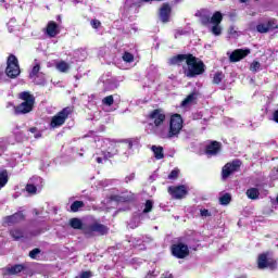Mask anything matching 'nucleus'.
Listing matches in <instances>:
<instances>
[{
    "label": "nucleus",
    "mask_w": 278,
    "mask_h": 278,
    "mask_svg": "<svg viewBox=\"0 0 278 278\" xmlns=\"http://www.w3.org/2000/svg\"><path fill=\"white\" fill-rule=\"evenodd\" d=\"M273 121H275V123H278V110L274 112Z\"/></svg>",
    "instance_id": "4d7b16f0"
},
{
    "label": "nucleus",
    "mask_w": 278,
    "mask_h": 278,
    "mask_svg": "<svg viewBox=\"0 0 278 278\" xmlns=\"http://www.w3.org/2000/svg\"><path fill=\"white\" fill-rule=\"evenodd\" d=\"M91 277H92V273H90V271H83L76 278H91Z\"/></svg>",
    "instance_id": "de8ad7c7"
},
{
    "label": "nucleus",
    "mask_w": 278,
    "mask_h": 278,
    "mask_svg": "<svg viewBox=\"0 0 278 278\" xmlns=\"http://www.w3.org/2000/svg\"><path fill=\"white\" fill-rule=\"evenodd\" d=\"M134 220H138V223L135 224L134 222H130V223H129L130 229H136V227H138V226L140 225V222H139L140 218H139V217L134 218Z\"/></svg>",
    "instance_id": "8fccbe9b"
},
{
    "label": "nucleus",
    "mask_w": 278,
    "mask_h": 278,
    "mask_svg": "<svg viewBox=\"0 0 278 278\" xmlns=\"http://www.w3.org/2000/svg\"><path fill=\"white\" fill-rule=\"evenodd\" d=\"M153 210V201L147 200L146 206L143 208V214H149Z\"/></svg>",
    "instance_id": "a19ab883"
},
{
    "label": "nucleus",
    "mask_w": 278,
    "mask_h": 278,
    "mask_svg": "<svg viewBox=\"0 0 278 278\" xmlns=\"http://www.w3.org/2000/svg\"><path fill=\"white\" fill-rule=\"evenodd\" d=\"M242 163L238 160L232 161L231 163H227L222 170V177L223 179H227L230 175H233L240 168V165Z\"/></svg>",
    "instance_id": "f8f14e48"
},
{
    "label": "nucleus",
    "mask_w": 278,
    "mask_h": 278,
    "mask_svg": "<svg viewBox=\"0 0 278 278\" xmlns=\"http://www.w3.org/2000/svg\"><path fill=\"white\" fill-rule=\"evenodd\" d=\"M168 193L173 199H184L188 194V187L181 185L176 187H168Z\"/></svg>",
    "instance_id": "4468645a"
},
{
    "label": "nucleus",
    "mask_w": 278,
    "mask_h": 278,
    "mask_svg": "<svg viewBox=\"0 0 278 278\" xmlns=\"http://www.w3.org/2000/svg\"><path fill=\"white\" fill-rule=\"evenodd\" d=\"M229 35H230L232 38H238V29H236V26H230V27H229Z\"/></svg>",
    "instance_id": "a18cd8bd"
},
{
    "label": "nucleus",
    "mask_w": 278,
    "mask_h": 278,
    "mask_svg": "<svg viewBox=\"0 0 278 278\" xmlns=\"http://www.w3.org/2000/svg\"><path fill=\"white\" fill-rule=\"evenodd\" d=\"M249 53H251V50L249 49H245V50L238 49L230 54L229 60L230 62H240V60L247 58Z\"/></svg>",
    "instance_id": "2eb2a0df"
},
{
    "label": "nucleus",
    "mask_w": 278,
    "mask_h": 278,
    "mask_svg": "<svg viewBox=\"0 0 278 278\" xmlns=\"http://www.w3.org/2000/svg\"><path fill=\"white\" fill-rule=\"evenodd\" d=\"M211 31L214 36H220L223 34V27H220V24H213Z\"/></svg>",
    "instance_id": "c9c22d12"
},
{
    "label": "nucleus",
    "mask_w": 278,
    "mask_h": 278,
    "mask_svg": "<svg viewBox=\"0 0 278 278\" xmlns=\"http://www.w3.org/2000/svg\"><path fill=\"white\" fill-rule=\"evenodd\" d=\"M10 233H11L12 238H14V240H21V238H31V236H38L40 233V231L29 235L26 231H23L18 228H14L10 231Z\"/></svg>",
    "instance_id": "f3484780"
},
{
    "label": "nucleus",
    "mask_w": 278,
    "mask_h": 278,
    "mask_svg": "<svg viewBox=\"0 0 278 278\" xmlns=\"http://www.w3.org/2000/svg\"><path fill=\"white\" fill-rule=\"evenodd\" d=\"M114 201H127V198L124 197H114Z\"/></svg>",
    "instance_id": "13d9d810"
},
{
    "label": "nucleus",
    "mask_w": 278,
    "mask_h": 278,
    "mask_svg": "<svg viewBox=\"0 0 278 278\" xmlns=\"http://www.w3.org/2000/svg\"><path fill=\"white\" fill-rule=\"evenodd\" d=\"M168 62L169 64H177L178 66L186 64L185 75L187 77H197V75H203V73H205V64L203 61L192 54H178L169 59Z\"/></svg>",
    "instance_id": "f03ea898"
},
{
    "label": "nucleus",
    "mask_w": 278,
    "mask_h": 278,
    "mask_svg": "<svg viewBox=\"0 0 278 278\" xmlns=\"http://www.w3.org/2000/svg\"><path fill=\"white\" fill-rule=\"evenodd\" d=\"M271 179H278V168L273 169Z\"/></svg>",
    "instance_id": "864d4df0"
},
{
    "label": "nucleus",
    "mask_w": 278,
    "mask_h": 278,
    "mask_svg": "<svg viewBox=\"0 0 278 278\" xmlns=\"http://www.w3.org/2000/svg\"><path fill=\"white\" fill-rule=\"evenodd\" d=\"M223 79H225V74H223L222 72H217L213 77V84H220Z\"/></svg>",
    "instance_id": "4c0bfd02"
},
{
    "label": "nucleus",
    "mask_w": 278,
    "mask_h": 278,
    "mask_svg": "<svg viewBox=\"0 0 278 278\" xmlns=\"http://www.w3.org/2000/svg\"><path fill=\"white\" fill-rule=\"evenodd\" d=\"M247 197L248 199L255 201L260 199V190H257V188H250L247 190Z\"/></svg>",
    "instance_id": "a878e982"
},
{
    "label": "nucleus",
    "mask_w": 278,
    "mask_h": 278,
    "mask_svg": "<svg viewBox=\"0 0 278 278\" xmlns=\"http://www.w3.org/2000/svg\"><path fill=\"white\" fill-rule=\"evenodd\" d=\"M122 60H124L127 64H131L134 62V54L131 52H124Z\"/></svg>",
    "instance_id": "e433bc0d"
},
{
    "label": "nucleus",
    "mask_w": 278,
    "mask_h": 278,
    "mask_svg": "<svg viewBox=\"0 0 278 278\" xmlns=\"http://www.w3.org/2000/svg\"><path fill=\"white\" fill-rule=\"evenodd\" d=\"M181 129H184V119L181 115L174 114L169 121V129L165 126V132L163 135V139L170 140V138H177L179 136Z\"/></svg>",
    "instance_id": "20e7f679"
},
{
    "label": "nucleus",
    "mask_w": 278,
    "mask_h": 278,
    "mask_svg": "<svg viewBox=\"0 0 278 278\" xmlns=\"http://www.w3.org/2000/svg\"><path fill=\"white\" fill-rule=\"evenodd\" d=\"M20 99L24 102L15 108V114H29L34 110L36 98L28 91H23L20 93Z\"/></svg>",
    "instance_id": "39448f33"
},
{
    "label": "nucleus",
    "mask_w": 278,
    "mask_h": 278,
    "mask_svg": "<svg viewBox=\"0 0 278 278\" xmlns=\"http://www.w3.org/2000/svg\"><path fill=\"white\" fill-rule=\"evenodd\" d=\"M47 34L50 38H55L60 34L58 24L55 22H50L47 26Z\"/></svg>",
    "instance_id": "4be33fe9"
},
{
    "label": "nucleus",
    "mask_w": 278,
    "mask_h": 278,
    "mask_svg": "<svg viewBox=\"0 0 278 278\" xmlns=\"http://www.w3.org/2000/svg\"><path fill=\"white\" fill-rule=\"evenodd\" d=\"M110 184H112V180H102L100 182V185L102 186V188H106V186H110Z\"/></svg>",
    "instance_id": "5fc2aeb1"
},
{
    "label": "nucleus",
    "mask_w": 278,
    "mask_h": 278,
    "mask_svg": "<svg viewBox=\"0 0 278 278\" xmlns=\"http://www.w3.org/2000/svg\"><path fill=\"white\" fill-rule=\"evenodd\" d=\"M38 189L36 188V186H34L31 182H28L26 185V192H28V194H36V191Z\"/></svg>",
    "instance_id": "79ce46f5"
},
{
    "label": "nucleus",
    "mask_w": 278,
    "mask_h": 278,
    "mask_svg": "<svg viewBox=\"0 0 278 278\" xmlns=\"http://www.w3.org/2000/svg\"><path fill=\"white\" fill-rule=\"evenodd\" d=\"M5 75L9 76L10 79H16V77L21 75V65H18V59L14 54L8 58Z\"/></svg>",
    "instance_id": "423d86ee"
},
{
    "label": "nucleus",
    "mask_w": 278,
    "mask_h": 278,
    "mask_svg": "<svg viewBox=\"0 0 278 278\" xmlns=\"http://www.w3.org/2000/svg\"><path fill=\"white\" fill-rule=\"evenodd\" d=\"M257 267L260 268V270H264L265 268H269V270H275L277 268V261L273 258V255H270V253H263L258 255Z\"/></svg>",
    "instance_id": "1a4fd4ad"
},
{
    "label": "nucleus",
    "mask_w": 278,
    "mask_h": 278,
    "mask_svg": "<svg viewBox=\"0 0 278 278\" xmlns=\"http://www.w3.org/2000/svg\"><path fill=\"white\" fill-rule=\"evenodd\" d=\"M38 255H40V249H38V248H35L34 250H31L29 252V257L31 260H38Z\"/></svg>",
    "instance_id": "37998d69"
},
{
    "label": "nucleus",
    "mask_w": 278,
    "mask_h": 278,
    "mask_svg": "<svg viewBox=\"0 0 278 278\" xmlns=\"http://www.w3.org/2000/svg\"><path fill=\"white\" fill-rule=\"evenodd\" d=\"M41 68H42V62L38 59H35L33 64L30 65L28 77H34L35 75H38L39 73H41L40 72Z\"/></svg>",
    "instance_id": "412c9836"
},
{
    "label": "nucleus",
    "mask_w": 278,
    "mask_h": 278,
    "mask_svg": "<svg viewBox=\"0 0 278 278\" xmlns=\"http://www.w3.org/2000/svg\"><path fill=\"white\" fill-rule=\"evenodd\" d=\"M170 5L165 3L161 7L160 9V20L162 21V23H168V21H170Z\"/></svg>",
    "instance_id": "dca6fc26"
},
{
    "label": "nucleus",
    "mask_w": 278,
    "mask_h": 278,
    "mask_svg": "<svg viewBox=\"0 0 278 278\" xmlns=\"http://www.w3.org/2000/svg\"><path fill=\"white\" fill-rule=\"evenodd\" d=\"M8 184V170L0 168V190Z\"/></svg>",
    "instance_id": "c756f323"
},
{
    "label": "nucleus",
    "mask_w": 278,
    "mask_h": 278,
    "mask_svg": "<svg viewBox=\"0 0 278 278\" xmlns=\"http://www.w3.org/2000/svg\"><path fill=\"white\" fill-rule=\"evenodd\" d=\"M70 225L73 229H81V227H83L81 219H79V218H72L70 220Z\"/></svg>",
    "instance_id": "2f4dec72"
},
{
    "label": "nucleus",
    "mask_w": 278,
    "mask_h": 278,
    "mask_svg": "<svg viewBox=\"0 0 278 278\" xmlns=\"http://www.w3.org/2000/svg\"><path fill=\"white\" fill-rule=\"evenodd\" d=\"M194 99H197V94L195 93H191L189 94L181 103L182 108H186L188 105H190V103H192L194 101Z\"/></svg>",
    "instance_id": "72a5a7b5"
},
{
    "label": "nucleus",
    "mask_w": 278,
    "mask_h": 278,
    "mask_svg": "<svg viewBox=\"0 0 278 278\" xmlns=\"http://www.w3.org/2000/svg\"><path fill=\"white\" fill-rule=\"evenodd\" d=\"M152 151L154 153V157L156 160H164V148L157 147V146H152Z\"/></svg>",
    "instance_id": "393cba45"
},
{
    "label": "nucleus",
    "mask_w": 278,
    "mask_h": 278,
    "mask_svg": "<svg viewBox=\"0 0 278 278\" xmlns=\"http://www.w3.org/2000/svg\"><path fill=\"white\" fill-rule=\"evenodd\" d=\"M84 205V202L81 201H75L72 205H71V211L72 212H79V208Z\"/></svg>",
    "instance_id": "ea45409f"
},
{
    "label": "nucleus",
    "mask_w": 278,
    "mask_h": 278,
    "mask_svg": "<svg viewBox=\"0 0 278 278\" xmlns=\"http://www.w3.org/2000/svg\"><path fill=\"white\" fill-rule=\"evenodd\" d=\"M91 26L93 27V29H99V27H101V22L98 20H93L91 21Z\"/></svg>",
    "instance_id": "09e8293b"
},
{
    "label": "nucleus",
    "mask_w": 278,
    "mask_h": 278,
    "mask_svg": "<svg viewBox=\"0 0 278 278\" xmlns=\"http://www.w3.org/2000/svg\"><path fill=\"white\" fill-rule=\"evenodd\" d=\"M172 255L178 260H184L190 255V250L184 243H175L172 245Z\"/></svg>",
    "instance_id": "9d476101"
},
{
    "label": "nucleus",
    "mask_w": 278,
    "mask_h": 278,
    "mask_svg": "<svg viewBox=\"0 0 278 278\" xmlns=\"http://www.w3.org/2000/svg\"><path fill=\"white\" fill-rule=\"evenodd\" d=\"M102 103H103V105H108L109 108L111 105H114V97L108 96V97L103 98Z\"/></svg>",
    "instance_id": "58836bf2"
},
{
    "label": "nucleus",
    "mask_w": 278,
    "mask_h": 278,
    "mask_svg": "<svg viewBox=\"0 0 278 278\" xmlns=\"http://www.w3.org/2000/svg\"><path fill=\"white\" fill-rule=\"evenodd\" d=\"M177 177H179V169H174L168 175V179H177Z\"/></svg>",
    "instance_id": "49530a36"
},
{
    "label": "nucleus",
    "mask_w": 278,
    "mask_h": 278,
    "mask_svg": "<svg viewBox=\"0 0 278 278\" xmlns=\"http://www.w3.org/2000/svg\"><path fill=\"white\" fill-rule=\"evenodd\" d=\"M134 179H136V174H130V175L126 176L125 182L129 184V181H134Z\"/></svg>",
    "instance_id": "3c124183"
},
{
    "label": "nucleus",
    "mask_w": 278,
    "mask_h": 278,
    "mask_svg": "<svg viewBox=\"0 0 278 278\" xmlns=\"http://www.w3.org/2000/svg\"><path fill=\"white\" fill-rule=\"evenodd\" d=\"M29 184L35 186V188H37V190H40L45 182L41 177L35 176V177L30 178Z\"/></svg>",
    "instance_id": "bb28decb"
},
{
    "label": "nucleus",
    "mask_w": 278,
    "mask_h": 278,
    "mask_svg": "<svg viewBox=\"0 0 278 278\" xmlns=\"http://www.w3.org/2000/svg\"><path fill=\"white\" fill-rule=\"evenodd\" d=\"M25 268V266L18 264V265H14L8 268V273L9 275H18V273H23V269Z\"/></svg>",
    "instance_id": "c85d7f7f"
},
{
    "label": "nucleus",
    "mask_w": 278,
    "mask_h": 278,
    "mask_svg": "<svg viewBox=\"0 0 278 278\" xmlns=\"http://www.w3.org/2000/svg\"><path fill=\"white\" fill-rule=\"evenodd\" d=\"M71 112H73L71 108H64L62 111L52 116L50 122L51 129H58V127H62V125L66 123L68 116H71Z\"/></svg>",
    "instance_id": "0eeeda50"
},
{
    "label": "nucleus",
    "mask_w": 278,
    "mask_h": 278,
    "mask_svg": "<svg viewBox=\"0 0 278 278\" xmlns=\"http://www.w3.org/2000/svg\"><path fill=\"white\" fill-rule=\"evenodd\" d=\"M109 231L110 228L99 222H94L93 224H90L84 229V233L87 236V238H92L94 233H98V236H105V233H108Z\"/></svg>",
    "instance_id": "6e6552de"
},
{
    "label": "nucleus",
    "mask_w": 278,
    "mask_h": 278,
    "mask_svg": "<svg viewBox=\"0 0 278 278\" xmlns=\"http://www.w3.org/2000/svg\"><path fill=\"white\" fill-rule=\"evenodd\" d=\"M97 151L93 154V160L97 164H103L108 162L110 157H114V155H118L122 153L126 157H129L134 151V143L131 140H126L124 142H116L112 139L101 138L96 141Z\"/></svg>",
    "instance_id": "f257e3e1"
},
{
    "label": "nucleus",
    "mask_w": 278,
    "mask_h": 278,
    "mask_svg": "<svg viewBox=\"0 0 278 278\" xmlns=\"http://www.w3.org/2000/svg\"><path fill=\"white\" fill-rule=\"evenodd\" d=\"M242 163L238 160L232 161L231 163H227L222 170V177L223 179H227L230 175H233L240 168V165Z\"/></svg>",
    "instance_id": "9b49d317"
},
{
    "label": "nucleus",
    "mask_w": 278,
    "mask_h": 278,
    "mask_svg": "<svg viewBox=\"0 0 278 278\" xmlns=\"http://www.w3.org/2000/svg\"><path fill=\"white\" fill-rule=\"evenodd\" d=\"M218 153H220V142L212 141L206 147V155H208V157H212V155H218Z\"/></svg>",
    "instance_id": "a211bd4d"
},
{
    "label": "nucleus",
    "mask_w": 278,
    "mask_h": 278,
    "mask_svg": "<svg viewBox=\"0 0 278 278\" xmlns=\"http://www.w3.org/2000/svg\"><path fill=\"white\" fill-rule=\"evenodd\" d=\"M240 3H247L249 0H239Z\"/></svg>",
    "instance_id": "bf43d9fd"
},
{
    "label": "nucleus",
    "mask_w": 278,
    "mask_h": 278,
    "mask_svg": "<svg viewBox=\"0 0 278 278\" xmlns=\"http://www.w3.org/2000/svg\"><path fill=\"white\" fill-rule=\"evenodd\" d=\"M211 23L212 25H220L223 23V13L219 11L215 12L211 17Z\"/></svg>",
    "instance_id": "cd10ccee"
},
{
    "label": "nucleus",
    "mask_w": 278,
    "mask_h": 278,
    "mask_svg": "<svg viewBox=\"0 0 278 278\" xmlns=\"http://www.w3.org/2000/svg\"><path fill=\"white\" fill-rule=\"evenodd\" d=\"M250 71L252 73H257L260 71H262V64L257 61H253L251 64H250Z\"/></svg>",
    "instance_id": "f704fd0d"
},
{
    "label": "nucleus",
    "mask_w": 278,
    "mask_h": 278,
    "mask_svg": "<svg viewBox=\"0 0 278 278\" xmlns=\"http://www.w3.org/2000/svg\"><path fill=\"white\" fill-rule=\"evenodd\" d=\"M79 155H80V157H83V156H84V154H81V153H80Z\"/></svg>",
    "instance_id": "052dcab7"
},
{
    "label": "nucleus",
    "mask_w": 278,
    "mask_h": 278,
    "mask_svg": "<svg viewBox=\"0 0 278 278\" xmlns=\"http://www.w3.org/2000/svg\"><path fill=\"white\" fill-rule=\"evenodd\" d=\"M55 68L59 73H68V71H71V65L65 61H59L55 63Z\"/></svg>",
    "instance_id": "b1692460"
},
{
    "label": "nucleus",
    "mask_w": 278,
    "mask_h": 278,
    "mask_svg": "<svg viewBox=\"0 0 278 278\" xmlns=\"http://www.w3.org/2000/svg\"><path fill=\"white\" fill-rule=\"evenodd\" d=\"M29 79L35 86H47V76L42 72H39L35 76H29Z\"/></svg>",
    "instance_id": "6ab92c4d"
},
{
    "label": "nucleus",
    "mask_w": 278,
    "mask_h": 278,
    "mask_svg": "<svg viewBox=\"0 0 278 278\" xmlns=\"http://www.w3.org/2000/svg\"><path fill=\"white\" fill-rule=\"evenodd\" d=\"M29 137L35 138L36 140H38V138H42V132L36 127L29 128Z\"/></svg>",
    "instance_id": "7c9ffc66"
},
{
    "label": "nucleus",
    "mask_w": 278,
    "mask_h": 278,
    "mask_svg": "<svg viewBox=\"0 0 278 278\" xmlns=\"http://www.w3.org/2000/svg\"><path fill=\"white\" fill-rule=\"evenodd\" d=\"M21 220H25V215L23 212H17L11 216L5 217V223L9 225H16V223H21Z\"/></svg>",
    "instance_id": "aec40b11"
},
{
    "label": "nucleus",
    "mask_w": 278,
    "mask_h": 278,
    "mask_svg": "<svg viewBox=\"0 0 278 278\" xmlns=\"http://www.w3.org/2000/svg\"><path fill=\"white\" fill-rule=\"evenodd\" d=\"M166 130V114L162 110H154L149 114L147 131L154 134L159 138H164Z\"/></svg>",
    "instance_id": "7ed1b4c3"
},
{
    "label": "nucleus",
    "mask_w": 278,
    "mask_h": 278,
    "mask_svg": "<svg viewBox=\"0 0 278 278\" xmlns=\"http://www.w3.org/2000/svg\"><path fill=\"white\" fill-rule=\"evenodd\" d=\"M278 28V24L277 21L275 20H268L266 22L260 23L256 26V30L258 31V34H268V31H273V29H277Z\"/></svg>",
    "instance_id": "ddd939ff"
},
{
    "label": "nucleus",
    "mask_w": 278,
    "mask_h": 278,
    "mask_svg": "<svg viewBox=\"0 0 278 278\" xmlns=\"http://www.w3.org/2000/svg\"><path fill=\"white\" fill-rule=\"evenodd\" d=\"M131 5H136V0H126L125 8H131Z\"/></svg>",
    "instance_id": "603ef678"
},
{
    "label": "nucleus",
    "mask_w": 278,
    "mask_h": 278,
    "mask_svg": "<svg viewBox=\"0 0 278 278\" xmlns=\"http://www.w3.org/2000/svg\"><path fill=\"white\" fill-rule=\"evenodd\" d=\"M220 205H229L231 203V194L225 193L219 198Z\"/></svg>",
    "instance_id": "473e14b6"
},
{
    "label": "nucleus",
    "mask_w": 278,
    "mask_h": 278,
    "mask_svg": "<svg viewBox=\"0 0 278 278\" xmlns=\"http://www.w3.org/2000/svg\"><path fill=\"white\" fill-rule=\"evenodd\" d=\"M184 34H186L185 30L178 29L175 34V38H179V36H184Z\"/></svg>",
    "instance_id": "6e6d98bb"
},
{
    "label": "nucleus",
    "mask_w": 278,
    "mask_h": 278,
    "mask_svg": "<svg viewBox=\"0 0 278 278\" xmlns=\"http://www.w3.org/2000/svg\"><path fill=\"white\" fill-rule=\"evenodd\" d=\"M197 16H200L202 25H207L208 23H211L212 16L210 15V12L205 9L198 11Z\"/></svg>",
    "instance_id": "5701e85b"
},
{
    "label": "nucleus",
    "mask_w": 278,
    "mask_h": 278,
    "mask_svg": "<svg viewBox=\"0 0 278 278\" xmlns=\"http://www.w3.org/2000/svg\"><path fill=\"white\" fill-rule=\"evenodd\" d=\"M200 216H202V218H210V216H212V213L207 208H203L200 211Z\"/></svg>",
    "instance_id": "c03bdc74"
}]
</instances>
